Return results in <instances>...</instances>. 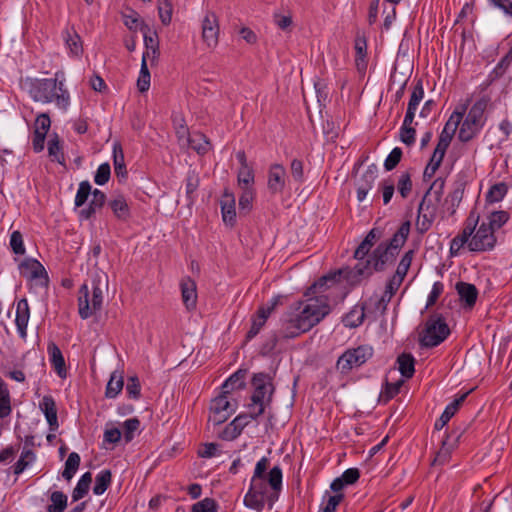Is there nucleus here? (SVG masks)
<instances>
[{"label":"nucleus","mask_w":512,"mask_h":512,"mask_svg":"<svg viewBox=\"0 0 512 512\" xmlns=\"http://www.w3.org/2000/svg\"><path fill=\"white\" fill-rule=\"evenodd\" d=\"M467 110V105L463 104L455 109V111L450 115L449 119L444 125L442 132L440 133L438 143L434 152L439 155L445 156L446 150L449 147L453 136L463 120L464 114Z\"/></svg>","instance_id":"obj_9"},{"label":"nucleus","mask_w":512,"mask_h":512,"mask_svg":"<svg viewBox=\"0 0 512 512\" xmlns=\"http://www.w3.org/2000/svg\"><path fill=\"white\" fill-rule=\"evenodd\" d=\"M378 176V169L376 165H370L367 170L363 173L359 184L367 185V189L371 190L374 182Z\"/></svg>","instance_id":"obj_59"},{"label":"nucleus","mask_w":512,"mask_h":512,"mask_svg":"<svg viewBox=\"0 0 512 512\" xmlns=\"http://www.w3.org/2000/svg\"><path fill=\"white\" fill-rule=\"evenodd\" d=\"M150 72L148 65L145 63V59L141 62V69L137 80V88L141 93H144L150 88Z\"/></svg>","instance_id":"obj_50"},{"label":"nucleus","mask_w":512,"mask_h":512,"mask_svg":"<svg viewBox=\"0 0 512 512\" xmlns=\"http://www.w3.org/2000/svg\"><path fill=\"white\" fill-rule=\"evenodd\" d=\"M509 220V214L506 211L492 212L483 222L494 232L502 228Z\"/></svg>","instance_id":"obj_36"},{"label":"nucleus","mask_w":512,"mask_h":512,"mask_svg":"<svg viewBox=\"0 0 512 512\" xmlns=\"http://www.w3.org/2000/svg\"><path fill=\"white\" fill-rule=\"evenodd\" d=\"M140 421L138 418L127 419L123 424L124 439L128 443L134 438V433L139 429Z\"/></svg>","instance_id":"obj_58"},{"label":"nucleus","mask_w":512,"mask_h":512,"mask_svg":"<svg viewBox=\"0 0 512 512\" xmlns=\"http://www.w3.org/2000/svg\"><path fill=\"white\" fill-rule=\"evenodd\" d=\"M124 381L122 376L112 373L107 386L105 395L107 398H115L123 389Z\"/></svg>","instance_id":"obj_44"},{"label":"nucleus","mask_w":512,"mask_h":512,"mask_svg":"<svg viewBox=\"0 0 512 512\" xmlns=\"http://www.w3.org/2000/svg\"><path fill=\"white\" fill-rule=\"evenodd\" d=\"M439 203L433 202V199L424 195L418 207V218L416 226L419 232L425 233L430 229L436 219Z\"/></svg>","instance_id":"obj_12"},{"label":"nucleus","mask_w":512,"mask_h":512,"mask_svg":"<svg viewBox=\"0 0 512 512\" xmlns=\"http://www.w3.org/2000/svg\"><path fill=\"white\" fill-rule=\"evenodd\" d=\"M466 183L462 179L455 181L453 190L448 194L445 199V203H450L452 209V213L455 212V208L459 206L462 201L464 191H465Z\"/></svg>","instance_id":"obj_35"},{"label":"nucleus","mask_w":512,"mask_h":512,"mask_svg":"<svg viewBox=\"0 0 512 512\" xmlns=\"http://www.w3.org/2000/svg\"><path fill=\"white\" fill-rule=\"evenodd\" d=\"M222 219L225 224L233 226L236 221L235 198L234 195L225 191L221 199Z\"/></svg>","instance_id":"obj_24"},{"label":"nucleus","mask_w":512,"mask_h":512,"mask_svg":"<svg viewBox=\"0 0 512 512\" xmlns=\"http://www.w3.org/2000/svg\"><path fill=\"white\" fill-rule=\"evenodd\" d=\"M30 317L29 305L26 299H21L16 306L15 323L22 338L26 337V328Z\"/></svg>","instance_id":"obj_26"},{"label":"nucleus","mask_w":512,"mask_h":512,"mask_svg":"<svg viewBox=\"0 0 512 512\" xmlns=\"http://www.w3.org/2000/svg\"><path fill=\"white\" fill-rule=\"evenodd\" d=\"M78 293V312L82 319H88L101 310L103 291L99 286V282L93 280L91 287L84 283Z\"/></svg>","instance_id":"obj_6"},{"label":"nucleus","mask_w":512,"mask_h":512,"mask_svg":"<svg viewBox=\"0 0 512 512\" xmlns=\"http://www.w3.org/2000/svg\"><path fill=\"white\" fill-rule=\"evenodd\" d=\"M219 23L215 13H207L202 22V39L209 48L218 44Z\"/></svg>","instance_id":"obj_17"},{"label":"nucleus","mask_w":512,"mask_h":512,"mask_svg":"<svg viewBox=\"0 0 512 512\" xmlns=\"http://www.w3.org/2000/svg\"><path fill=\"white\" fill-rule=\"evenodd\" d=\"M191 512H218V505L212 498H205L192 505Z\"/></svg>","instance_id":"obj_56"},{"label":"nucleus","mask_w":512,"mask_h":512,"mask_svg":"<svg viewBox=\"0 0 512 512\" xmlns=\"http://www.w3.org/2000/svg\"><path fill=\"white\" fill-rule=\"evenodd\" d=\"M365 309L364 305L360 306L359 309L355 307L347 316H346V325L350 327H358L360 326L365 318Z\"/></svg>","instance_id":"obj_53"},{"label":"nucleus","mask_w":512,"mask_h":512,"mask_svg":"<svg viewBox=\"0 0 512 512\" xmlns=\"http://www.w3.org/2000/svg\"><path fill=\"white\" fill-rule=\"evenodd\" d=\"M508 192V186L504 182L496 183L490 187L486 194L488 203H496L501 201Z\"/></svg>","instance_id":"obj_43"},{"label":"nucleus","mask_w":512,"mask_h":512,"mask_svg":"<svg viewBox=\"0 0 512 512\" xmlns=\"http://www.w3.org/2000/svg\"><path fill=\"white\" fill-rule=\"evenodd\" d=\"M62 72H56L55 78L33 79L30 81L29 94L36 102L55 103L59 109L67 110L70 94L65 88L64 80L59 79Z\"/></svg>","instance_id":"obj_4"},{"label":"nucleus","mask_w":512,"mask_h":512,"mask_svg":"<svg viewBox=\"0 0 512 512\" xmlns=\"http://www.w3.org/2000/svg\"><path fill=\"white\" fill-rule=\"evenodd\" d=\"M11 413L10 396L4 383L0 380V419Z\"/></svg>","instance_id":"obj_46"},{"label":"nucleus","mask_w":512,"mask_h":512,"mask_svg":"<svg viewBox=\"0 0 512 512\" xmlns=\"http://www.w3.org/2000/svg\"><path fill=\"white\" fill-rule=\"evenodd\" d=\"M255 173L252 165L240 167L237 174V182L240 188L253 187Z\"/></svg>","instance_id":"obj_40"},{"label":"nucleus","mask_w":512,"mask_h":512,"mask_svg":"<svg viewBox=\"0 0 512 512\" xmlns=\"http://www.w3.org/2000/svg\"><path fill=\"white\" fill-rule=\"evenodd\" d=\"M270 460L262 457L255 466L250 487L244 496V505L258 512L262 511L266 502L272 504L282 488V469L274 466L267 473Z\"/></svg>","instance_id":"obj_2"},{"label":"nucleus","mask_w":512,"mask_h":512,"mask_svg":"<svg viewBox=\"0 0 512 512\" xmlns=\"http://www.w3.org/2000/svg\"><path fill=\"white\" fill-rule=\"evenodd\" d=\"M40 407L45 414L51 430L58 428L57 409L54 399L51 396L43 397Z\"/></svg>","instance_id":"obj_30"},{"label":"nucleus","mask_w":512,"mask_h":512,"mask_svg":"<svg viewBox=\"0 0 512 512\" xmlns=\"http://www.w3.org/2000/svg\"><path fill=\"white\" fill-rule=\"evenodd\" d=\"M48 353L50 356V362L60 378H66L67 370L65 359L59 347L55 343L48 345Z\"/></svg>","instance_id":"obj_25"},{"label":"nucleus","mask_w":512,"mask_h":512,"mask_svg":"<svg viewBox=\"0 0 512 512\" xmlns=\"http://www.w3.org/2000/svg\"><path fill=\"white\" fill-rule=\"evenodd\" d=\"M48 153L53 161H57L59 163H63L64 156L62 153V148L60 145V140L57 135L52 137L48 142Z\"/></svg>","instance_id":"obj_52"},{"label":"nucleus","mask_w":512,"mask_h":512,"mask_svg":"<svg viewBox=\"0 0 512 512\" xmlns=\"http://www.w3.org/2000/svg\"><path fill=\"white\" fill-rule=\"evenodd\" d=\"M35 454L31 449H24L21 453L19 460L14 465V474L22 473L25 468L34 461Z\"/></svg>","instance_id":"obj_47"},{"label":"nucleus","mask_w":512,"mask_h":512,"mask_svg":"<svg viewBox=\"0 0 512 512\" xmlns=\"http://www.w3.org/2000/svg\"><path fill=\"white\" fill-rule=\"evenodd\" d=\"M113 164L114 171L118 178H127V169L124 160V153L121 144L115 143L113 145Z\"/></svg>","instance_id":"obj_33"},{"label":"nucleus","mask_w":512,"mask_h":512,"mask_svg":"<svg viewBox=\"0 0 512 512\" xmlns=\"http://www.w3.org/2000/svg\"><path fill=\"white\" fill-rule=\"evenodd\" d=\"M186 144H188L189 147L195 150L198 154H205L211 148L208 138L201 132H194L191 134L187 138Z\"/></svg>","instance_id":"obj_32"},{"label":"nucleus","mask_w":512,"mask_h":512,"mask_svg":"<svg viewBox=\"0 0 512 512\" xmlns=\"http://www.w3.org/2000/svg\"><path fill=\"white\" fill-rule=\"evenodd\" d=\"M287 174L282 164L270 165L267 175V187L271 194H281L286 186Z\"/></svg>","instance_id":"obj_16"},{"label":"nucleus","mask_w":512,"mask_h":512,"mask_svg":"<svg viewBox=\"0 0 512 512\" xmlns=\"http://www.w3.org/2000/svg\"><path fill=\"white\" fill-rule=\"evenodd\" d=\"M330 313L327 295L309 297L292 304L281 319V335L296 338L310 331Z\"/></svg>","instance_id":"obj_1"},{"label":"nucleus","mask_w":512,"mask_h":512,"mask_svg":"<svg viewBox=\"0 0 512 512\" xmlns=\"http://www.w3.org/2000/svg\"><path fill=\"white\" fill-rule=\"evenodd\" d=\"M396 256L397 254L394 251L386 247L384 243H380L367 260V266L365 267L368 270L367 274L370 275L373 271H384L386 266L395 260Z\"/></svg>","instance_id":"obj_13"},{"label":"nucleus","mask_w":512,"mask_h":512,"mask_svg":"<svg viewBox=\"0 0 512 512\" xmlns=\"http://www.w3.org/2000/svg\"><path fill=\"white\" fill-rule=\"evenodd\" d=\"M126 393L129 398L138 399L141 395V385L137 376H131L127 380Z\"/></svg>","instance_id":"obj_60"},{"label":"nucleus","mask_w":512,"mask_h":512,"mask_svg":"<svg viewBox=\"0 0 512 512\" xmlns=\"http://www.w3.org/2000/svg\"><path fill=\"white\" fill-rule=\"evenodd\" d=\"M402 384V380H399L395 383H386L384 391H382L380 394V401L383 403L389 402L399 393Z\"/></svg>","instance_id":"obj_55"},{"label":"nucleus","mask_w":512,"mask_h":512,"mask_svg":"<svg viewBox=\"0 0 512 512\" xmlns=\"http://www.w3.org/2000/svg\"><path fill=\"white\" fill-rule=\"evenodd\" d=\"M456 291L464 308L472 309L478 298V290L474 284L467 282H457Z\"/></svg>","instance_id":"obj_20"},{"label":"nucleus","mask_w":512,"mask_h":512,"mask_svg":"<svg viewBox=\"0 0 512 512\" xmlns=\"http://www.w3.org/2000/svg\"><path fill=\"white\" fill-rule=\"evenodd\" d=\"M424 97V89L421 81H419L413 88V91L410 96V100L408 103L407 111L403 120L402 126H412L414 121L416 110L419 106V103Z\"/></svg>","instance_id":"obj_19"},{"label":"nucleus","mask_w":512,"mask_h":512,"mask_svg":"<svg viewBox=\"0 0 512 512\" xmlns=\"http://www.w3.org/2000/svg\"><path fill=\"white\" fill-rule=\"evenodd\" d=\"M398 369L401 375L407 379L413 377L415 372V359L410 353H402L397 358Z\"/></svg>","instance_id":"obj_34"},{"label":"nucleus","mask_w":512,"mask_h":512,"mask_svg":"<svg viewBox=\"0 0 512 512\" xmlns=\"http://www.w3.org/2000/svg\"><path fill=\"white\" fill-rule=\"evenodd\" d=\"M158 13L162 24L165 26L169 25L171 23L173 13V5L171 0H159Z\"/></svg>","instance_id":"obj_45"},{"label":"nucleus","mask_w":512,"mask_h":512,"mask_svg":"<svg viewBox=\"0 0 512 512\" xmlns=\"http://www.w3.org/2000/svg\"><path fill=\"white\" fill-rule=\"evenodd\" d=\"M230 392H225L214 398L210 405L209 421L214 425L224 423L237 409L238 403L235 399H229Z\"/></svg>","instance_id":"obj_11"},{"label":"nucleus","mask_w":512,"mask_h":512,"mask_svg":"<svg viewBox=\"0 0 512 512\" xmlns=\"http://www.w3.org/2000/svg\"><path fill=\"white\" fill-rule=\"evenodd\" d=\"M112 481L111 471L108 469L102 470L96 475L93 493L95 495H102L110 486Z\"/></svg>","instance_id":"obj_37"},{"label":"nucleus","mask_w":512,"mask_h":512,"mask_svg":"<svg viewBox=\"0 0 512 512\" xmlns=\"http://www.w3.org/2000/svg\"><path fill=\"white\" fill-rule=\"evenodd\" d=\"M51 504L48 505V512H64L67 507V496L62 491H54L50 495Z\"/></svg>","instance_id":"obj_39"},{"label":"nucleus","mask_w":512,"mask_h":512,"mask_svg":"<svg viewBox=\"0 0 512 512\" xmlns=\"http://www.w3.org/2000/svg\"><path fill=\"white\" fill-rule=\"evenodd\" d=\"M63 38L71 56L80 57L83 53V46L78 33L74 29H66Z\"/></svg>","instance_id":"obj_31"},{"label":"nucleus","mask_w":512,"mask_h":512,"mask_svg":"<svg viewBox=\"0 0 512 512\" xmlns=\"http://www.w3.org/2000/svg\"><path fill=\"white\" fill-rule=\"evenodd\" d=\"M242 194L239 197V207L241 210L249 211L254 200L255 191L253 187L241 188Z\"/></svg>","instance_id":"obj_57"},{"label":"nucleus","mask_w":512,"mask_h":512,"mask_svg":"<svg viewBox=\"0 0 512 512\" xmlns=\"http://www.w3.org/2000/svg\"><path fill=\"white\" fill-rule=\"evenodd\" d=\"M372 355L373 349L369 346L348 349L338 358L336 367L341 373L347 374L353 368L363 365Z\"/></svg>","instance_id":"obj_10"},{"label":"nucleus","mask_w":512,"mask_h":512,"mask_svg":"<svg viewBox=\"0 0 512 512\" xmlns=\"http://www.w3.org/2000/svg\"><path fill=\"white\" fill-rule=\"evenodd\" d=\"M182 301L187 310L196 308L197 288L196 283L191 277H184L180 282Z\"/></svg>","instance_id":"obj_21"},{"label":"nucleus","mask_w":512,"mask_h":512,"mask_svg":"<svg viewBox=\"0 0 512 512\" xmlns=\"http://www.w3.org/2000/svg\"><path fill=\"white\" fill-rule=\"evenodd\" d=\"M402 150L399 147H395L390 154L387 156L384 162V168L387 171L393 170L401 161Z\"/></svg>","instance_id":"obj_62"},{"label":"nucleus","mask_w":512,"mask_h":512,"mask_svg":"<svg viewBox=\"0 0 512 512\" xmlns=\"http://www.w3.org/2000/svg\"><path fill=\"white\" fill-rule=\"evenodd\" d=\"M245 370H239L231 375L223 384V390L230 392L235 389H242L245 386Z\"/></svg>","instance_id":"obj_42"},{"label":"nucleus","mask_w":512,"mask_h":512,"mask_svg":"<svg viewBox=\"0 0 512 512\" xmlns=\"http://www.w3.org/2000/svg\"><path fill=\"white\" fill-rule=\"evenodd\" d=\"M80 456L76 452H71L65 462V468L62 472V476L65 480L70 481L80 465Z\"/></svg>","instance_id":"obj_41"},{"label":"nucleus","mask_w":512,"mask_h":512,"mask_svg":"<svg viewBox=\"0 0 512 512\" xmlns=\"http://www.w3.org/2000/svg\"><path fill=\"white\" fill-rule=\"evenodd\" d=\"M340 274L341 272L338 271L321 277L307 289L305 296L314 297L323 295L327 288L336 283V280L340 277Z\"/></svg>","instance_id":"obj_22"},{"label":"nucleus","mask_w":512,"mask_h":512,"mask_svg":"<svg viewBox=\"0 0 512 512\" xmlns=\"http://www.w3.org/2000/svg\"><path fill=\"white\" fill-rule=\"evenodd\" d=\"M107 204L117 220L126 222L130 218V207L124 195L115 194L111 196Z\"/></svg>","instance_id":"obj_18"},{"label":"nucleus","mask_w":512,"mask_h":512,"mask_svg":"<svg viewBox=\"0 0 512 512\" xmlns=\"http://www.w3.org/2000/svg\"><path fill=\"white\" fill-rule=\"evenodd\" d=\"M92 187L88 181H82L79 184V188L77 190L76 196H75V206L81 207L85 204L87 201L89 195H92Z\"/></svg>","instance_id":"obj_54"},{"label":"nucleus","mask_w":512,"mask_h":512,"mask_svg":"<svg viewBox=\"0 0 512 512\" xmlns=\"http://www.w3.org/2000/svg\"><path fill=\"white\" fill-rule=\"evenodd\" d=\"M391 299L392 297L383 292V294L380 297H371L367 305L372 306L373 311L379 312L381 315H384L387 310V305L389 304Z\"/></svg>","instance_id":"obj_48"},{"label":"nucleus","mask_w":512,"mask_h":512,"mask_svg":"<svg viewBox=\"0 0 512 512\" xmlns=\"http://www.w3.org/2000/svg\"><path fill=\"white\" fill-rule=\"evenodd\" d=\"M410 232V222L406 221L403 222L396 233L393 235V237L390 239L388 243H384L386 247H389L392 251H394L397 255L399 252V249L404 245L406 242L408 235Z\"/></svg>","instance_id":"obj_29"},{"label":"nucleus","mask_w":512,"mask_h":512,"mask_svg":"<svg viewBox=\"0 0 512 512\" xmlns=\"http://www.w3.org/2000/svg\"><path fill=\"white\" fill-rule=\"evenodd\" d=\"M480 216L471 211L463 223L462 229L452 238L449 245V254L456 257L467 248L469 252L484 253L492 251L497 244L495 233L482 221Z\"/></svg>","instance_id":"obj_3"},{"label":"nucleus","mask_w":512,"mask_h":512,"mask_svg":"<svg viewBox=\"0 0 512 512\" xmlns=\"http://www.w3.org/2000/svg\"><path fill=\"white\" fill-rule=\"evenodd\" d=\"M443 158H444V156H442L441 154L437 155L435 152H433V154L430 158V161L427 164V166L425 167V170L423 173L424 181L430 180L434 176V174L440 167V165L443 161Z\"/></svg>","instance_id":"obj_49"},{"label":"nucleus","mask_w":512,"mask_h":512,"mask_svg":"<svg viewBox=\"0 0 512 512\" xmlns=\"http://www.w3.org/2000/svg\"><path fill=\"white\" fill-rule=\"evenodd\" d=\"M280 297H274L270 303L266 306H260L256 312V314L252 317V325L250 330L247 332L246 338L251 340L254 338L260 330L265 325L267 319L271 315V313L275 310L277 305L279 304Z\"/></svg>","instance_id":"obj_14"},{"label":"nucleus","mask_w":512,"mask_h":512,"mask_svg":"<svg viewBox=\"0 0 512 512\" xmlns=\"http://www.w3.org/2000/svg\"><path fill=\"white\" fill-rule=\"evenodd\" d=\"M397 189L403 199H406L412 191V180L409 172H403L397 182Z\"/></svg>","instance_id":"obj_51"},{"label":"nucleus","mask_w":512,"mask_h":512,"mask_svg":"<svg viewBox=\"0 0 512 512\" xmlns=\"http://www.w3.org/2000/svg\"><path fill=\"white\" fill-rule=\"evenodd\" d=\"M110 175V165L108 163H103L98 167L94 176V181L98 185H104L109 181Z\"/></svg>","instance_id":"obj_63"},{"label":"nucleus","mask_w":512,"mask_h":512,"mask_svg":"<svg viewBox=\"0 0 512 512\" xmlns=\"http://www.w3.org/2000/svg\"><path fill=\"white\" fill-rule=\"evenodd\" d=\"M450 334V329L445 320L439 315H432L425 324V329L420 334V344L424 347H435L441 344Z\"/></svg>","instance_id":"obj_8"},{"label":"nucleus","mask_w":512,"mask_h":512,"mask_svg":"<svg viewBox=\"0 0 512 512\" xmlns=\"http://www.w3.org/2000/svg\"><path fill=\"white\" fill-rule=\"evenodd\" d=\"M106 202V195L99 189H95L92 192V199L87 208L80 211V217L83 219H90L97 210L101 209Z\"/></svg>","instance_id":"obj_27"},{"label":"nucleus","mask_w":512,"mask_h":512,"mask_svg":"<svg viewBox=\"0 0 512 512\" xmlns=\"http://www.w3.org/2000/svg\"><path fill=\"white\" fill-rule=\"evenodd\" d=\"M290 173L294 181L302 184L304 182L303 161L300 159H293L290 164Z\"/></svg>","instance_id":"obj_61"},{"label":"nucleus","mask_w":512,"mask_h":512,"mask_svg":"<svg viewBox=\"0 0 512 512\" xmlns=\"http://www.w3.org/2000/svg\"><path fill=\"white\" fill-rule=\"evenodd\" d=\"M187 206H192L197 199V190L200 185L199 174L195 170H189L184 180Z\"/></svg>","instance_id":"obj_23"},{"label":"nucleus","mask_w":512,"mask_h":512,"mask_svg":"<svg viewBox=\"0 0 512 512\" xmlns=\"http://www.w3.org/2000/svg\"><path fill=\"white\" fill-rule=\"evenodd\" d=\"M252 385L254 392L251 396V418L256 419L264 413L265 406L270 403L274 388L269 377L264 373L254 375Z\"/></svg>","instance_id":"obj_7"},{"label":"nucleus","mask_w":512,"mask_h":512,"mask_svg":"<svg viewBox=\"0 0 512 512\" xmlns=\"http://www.w3.org/2000/svg\"><path fill=\"white\" fill-rule=\"evenodd\" d=\"M489 101V98L483 96L472 105L458 132L461 142H469L479 134L485 124L484 113Z\"/></svg>","instance_id":"obj_5"},{"label":"nucleus","mask_w":512,"mask_h":512,"mask_svg":"<svg viewBox=\"0 0 512 512\" xmlns=\"http://www.w3.org/2000/svg\"><path fill=\"white\" fill-rule=\"evenodd\" d=\"M92 482V475L90 472L84 473L79 479L76 487L72 492L73 501L82 499L89 491L90 484Z\"/></svg>","instance_id":"obj_38"},{"label":"nucleus","mask_w":512,"mask_h":512,"mask_svg":"<svg viewBox=\"0 0 512 512\" xmlns=\"http://www.w3.org/2000/svg\"><path fill=\"white\" fill-rule=\"evenodd\" d=\"M379 187L382 192L383 203H384V205H387L391 201V199L394 195V191H395L394 182L391 179H386V180H383L379 184Z\"/></svg>","instance_id":"obj_64"},{"label":"nucleus","mask_w":512,"mask_h":512,"mask_svg":"<svg viewBox=\"0 0 512 512\" xmlns=\"http://www.w3.org/2000/svg\"><path fill=\"white\" fill-rule=\"evenodd\" d=\"M467 397V393L462 394L460 397L456 398L453 402L446 406L444 412L440 416V418L435 423V429L441 430L455 415V413L460 408L461 404Z\"/></svg>","instance_id":"obj_28"},{"label":"nucleus","mask_w":512,"mask_h":512,"mask_svg":"<svg viewBox=\"0 0 512 512\" xmlns=\"http://www.w3.org/2000/svg\"><path fill=\"white\" fill-rule=\"evenodd\" d=\"M20 274L28 280H37L41 286H47L48 277L43 265L35 259H27L20 266Z\"/></svg>","instance_id":"obj_15"}]
</instances>
